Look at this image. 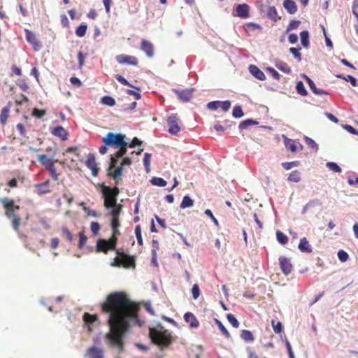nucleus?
I'll return each mask as SVG.
<instances>
[{"mask_svg": "<svg viewBox=\"0 0 358 358\" xmlns=\"http://www.w3.org/2000/svg\"><path fill=\"white\" fill-rule=\"evenodd\" d=\"M140 307L131 301L124 292H113L108 295L101 305V310L109 314V332L106 334L109 343L120 352L124 350V337L131 327V322L138 317Z\"/></svg>", "mask_w": 358, "mask_h": 358, "instance_id": "obj_1", "label": "nucleus"}, {"mask_svg": "<svg viewBox=\"0 0 358 358\" xmlns=\"http://www.w3.org/2000/svg\"><path fill=\"white\" fill-rule=\"evenodd\" d=\"M125 138L126 136L124 134L108 132L106 136L102 138V141L103 144H106V145L113 146L118 148L119 150L114 155L116 158H120L123 157L127 152L128 143L126 142Z\"/></svg>", "mask_w": 358, "mask_h": 358, "instance_id": "obj_2", "label": "nucleus"}, {"mask_svg": "<svg viewBox=\"0 0 358 358\" xmlns=\"http://www.w3.org/2000/svg\"><path fill=\"white\" fill-rule=\"evenodd\" d=\"M0 203L3 205L6 217L12 220L13 228L17 231L20 225L21 219L16 213V211L20 210V206L15 205L13 199L8 197L0 198Z\"/></svg>", "mask_w": 358, "mask_h": 358, "instance_id": "obj_3", "label": "nucleus"}, {"mask_svg": "<svg viewBox=\"0 0 358 358\" xmlns=\"http://www.w3.org/2000/svg\"><path fill=\"white\" fill-rule=\"evenodd\" d=\"M100 187L101 189L102 197L104 200L103 205L105 208L107 209L111 208L112 210L115 209L117 207H120V209H122V206L117 203V196L120 194L119 188L116 186L110 187L105 185L104 184H101Z\"/></svg>", "mask_w": 358, "mask_h": 358, "instance_id": "obj_4", "label": "nucleus"}, {"mask_svg": "<svg viewBox=\"0 0 358 358\" xmlns=\"http://www.w3.org/2000/svg\"><path fill=\"white\" fill-rule=\"evenodd\" d=\"M149 335L152 341L160 347H167L172 341L171 334L167 330L159 331L152 328L150 329Z\"/></svg>", "mask_w": 358, "mask_h": 358, "instance_id": "obj_5", "label": "nucleus"}, {"mask_svg": "<svg viewBox=\"0 0 358 358\" xmlns=\"http://www.w3.org/2000/svg\"><path fill=\"white\" fill-rule=\"evenodd\" d=\"M118 257L114 259L113 262L111 264L113 266H122L124 268H129L135 267L134 257L129 256L124 252H120V250H117Z\"/></svg>", "mask_w": 358, "mask_h": 358, "instance_id": "obj_6", "label": "nucleus"}, {"mask_svg": "<svg viewBox=\"0 0 358 358\" xmlns=\"http://www.w3.org/2000/svg\"><path fill=\"white\" fill-rule=\"evenodd\" d=\"M117 238L113 236L108 240L99 239L96 243V250L106 253L109 250H114L116 246Z\"/></svg>", "mask_w": 358, "mask_h": 358, "instance_id": "obj_7", "label": "nucleus"}, {"mask_svg": "<svg viewBox=\"0 0 358 358\" xmlns=\"http://www.w3.org/2000/svg\"><path fill=\"white\" fill-rule=\"evenodd\" d=\"M122 209L120 207H117L115 209H112L109 213V215L111 216V227L113 229V236L116 237L117 235L120 234V231L118 230V227H120V221L119 217L121 213Z\"/></svg>", "mask_w": 358, "mask_h": 358, "instance_id": "obj_8", "label": "nucleus"}, {"mask_svg": "<svg viewBox=\"0 0 358 358\" xmlns=\"http://www.w3.org/2000/svg\"><path fill=\"white\" fill-rule=\"evenodd\" d=\"M180 121L176 114H173L168 117L167 124L169 126V132L172 135H176L180 131Z\"/></svg>", "mask_w": 358, "mask_h": 358, "instance_id": "obj_9", "label": "nucleus"}, {"mask_svg": "<svg viewBox=\"0 0 358 358\" xmlns=\"http://www.w3.org/2000/svg\"><path fill=\"white\" fill-rule=\"evenodd\" d=\"M26 39L28 43H29L34 49V51H38L41 49L42 45L41 42L38 40L34 32L29 29H24Z\"/></svg>", "mask_w": 358, "mask_h": 358, "instance_id": "obj_10", "label": "nucleus"}, {"mask_svg": "<svg viewBox=\"0 0 358 358\" xmlns=\"http://www.w3.org/2000/svg\"><path fill=\"white\" fill-rule=\"evenodd\" d=\"M83 320L85 326L87 327L89 331H92L93 328L99 324L98 317L96 315H91L88 313H84Z\"/></svg>", "mask_w": 358, "mask_h": 358, "instance_id": "obj_11", "label": "nucleus"}, {"mask_svg": "<svg viewBox=\"0 0 358 358\" xmlns=\"http://www.w3.org/2000/svg\"><path fill=\"white\" fill-rule=\"evenodd\" d=\"M279 264L282 272L286 275H289L293 269L290 259L286 257L281 256L279 257Z\"/></svg>", "mask_w": 358, "mask_h": 358, "instance_id": "obj_12", "label": "nucleus"}, {"mask_svg": "<svg viewBox=\"0 0 358 358\" xmlns=\"http://www.w3.org/2000/svg\"><path fill=\"white\" fill-rule=\"evenodd\" d=\"M115 59L120 64H127L129 65L137 66L138 63L137 58L131 55H119L116 56Z\"/></svg>", "mask_w": 358, "mask_h": 358, "instance_id": "obj_13", "label": "nucleus"}, {"mask_svg": "<svg viewBox=\"0 0 358 358\" xmlns=\"http://www.w3.org/2000/svg\"><path fill=\"white\" fill-rule=\"evenodd\" d=\"M86 166L91 169L93 176H96L99 169L96 163L95 156L93 154H89L86 161Z\"/></svg>", "mask_w": 358, "mask_h": 358, "instance_id": "obj_14", "label": "nucleus"}, {"mask_svg": "<svg viewBox=\"0 0 358 358\" xmlns=\"http://www.w3.org/2000/svg\"><path fill=\"white\" fill-rule=\"evenodd\" d=\"M236 13L234 16H238L241 18H247L249 17V6L246 3L238 4L235 10Z\"/></svg>", "mask_w": 358, "mask_h": 358, "instance_id": "obj_15", "label": "nucleus"}, {"mask_svg": "<svg viewBox=\"0 0 358 358\" xmlns=\"http://www.w3.org/2000/svg\"><path fill=\"white\" fill-rule=\"evenodd\" d=\"M51 134L55 136L59 137L62 141H65L68 139L69 132L62 126L54 127Z\"/></svg>", "mask_w": 358, "mask_h": 358, "instance_id": "obj_16", "label": "nucleus"}, {"mask_svg": "<svg viewBox=\"0 0 358 358\" xmlns=\"http://www.w3.org/2000/svg\"><path fill=\"white\" fill-rule=\"evenodd\" d=\"M85 356L89 358H103V351L101 348L92 346L87 350Z\"/></svg>", "mask_w": 358, "mask_h": 358, "instance_id": "obj_17", "label": "nucleus"}, {"mask_svg": "<svg viewBox=\"0 0 358 358\" xmlns=\"http://www.w3.org/2000/svg\"><path fill=\"white\" fill-rule=\"evenodd\" d=\"M140 48L143 52H145V53L146 54V55L148 57H153L154 47H153L152 43L150 41L145 40V39L142 40V41L141 43Z\"/></svg>", "mask_w": 358, "mask_h": 358, "instance_id": "obj_18", "label": "nucleus"}, {"mask_svg": "<svg viewBox=\"0 0 358 358\" xmlns=\"http://www.w3.org/2000/svg\"><path fill=\"white\" fill-rule=\"evenodd\" d=\"M36 192L38 195H43L51 192L50 188V180L35 185Z\"/></svg>", "mask_w": 358, "mask_h": 358, "instance_id": "obj_19", "label": "nucleus"}, {"mask_svg": "<svg viewBox=\"0 0 358 358\" xmlns=\"http://www.w3.org/2000/svg\"><path fill=\"white\" fill-rule=\"evenodd\" d=\"M178 98L182 102H188L192 97L193 90H174Z\"/></svg>", "mask_w": 358, "mask_h": 358, "instance_id": "obj_20", "label": "nucleus"}, {"mask_svg": "<svg viewBox=\"0 0 358 358\" xmlns=\"http://www.w3.org/2000/svg\"><path fill=\"white\" fill-rule=\"evenodd\" d=\"M185 321L189 324L191 328H197L199 326V322L190 312H187L184 315Z\"/></svg>", "mask_w": 358, "mask_h": 358, "instance_id": "obj_21", "label": "nucleus"}, {"mask_svg": "<svg viewBox=\"0 0 358 358\" xmlns=\"http://www.w3.org/2000/svg\"><path fill=\"white\" fill-rule=\"evenodd\" d=\"M250 73L257 79L259 80H265L266 76L264 72L260 70L257 66L251 64L249 66Z\"/></svg>", "mask_w": 358, "mask_h": 358, "instance_id": "obj_22", "label": "nucleus"}, {"mask_svg": "<svg viewBox=\"0 0 358 358\" xmlns=\"http://www.w3.org/2000/svg\"><path fill=\"white\" fill-rule=\"evenodd\" d=\"M305 80H306L307 83L308 84V86L310 87V90L313 91V92L317 95H327L328 94L327 92L324 91L323 90H320L317 88L314 82L307 76H303Z\"/></svg>", "mask_w": 358, "mask_h": 358, "instance_id": "obj_23", "label": "nucleus"}, {"mask_svg": "<svg viewBox=\"0 0 358 358\" xmlns=\"http://www.w3.org/2000/svg\"><path fill=\"white\" fill-rule=\"evenodd\" d=\"M11 106H12V103L10 101L7 103V105L6 106H4L2 108L1 111L0 122L3 125L6 124L7 122V120L9 117V113H10Z\"/></svg>", "mask_w": 358, "mask_h": 358, "instance_id": "obj_24", "label": "nucleus"}, {"mask_svg": "<svg viewBox=\"0 0 358 358\" xmlns=\"http://www.w3.org/2000/svg\"><path fill=\"white\" fill-rule=\"evenodd\" d=\"M283 6L289 14H294L297 11V6L293 0H284Z\"/></svg>", "mask_w": 358, "mask_h": 358, "instance_id": "obj_25", "label": "nucleus"}, {"mask_svg": "<svg viewBox=\"0 0 358 358\" xmlns=\"http://www.w3.org/2000/svg\"><path fill=\"white\" fill-rule=\"evenodd\" d=\"M299 249L302 252L310 253L312 252L311 245L306 238H303L300 240Z\"/></svg>", "mask_w": 358, "mask_h": 358, "instance_id": "obj_26", "label": "nucleus"}, {"mask_svg": "<svg viewBox=\"0 0 358 358\" xmlns=\"http://www.w3.org/2000/svg\"><path fill=\"white\" fill-rule=\"evenodd\" d=\"M38 159V161L42 164V165L45 166V169H47V167H49V166H50L52 164L59 162L58 159L52 160L48 158V156L45 155H39Z\"/></svg>", "mask_w": 358, "mask_h": 358, "instance_id": "obj_27", "label": "nucleus"}, {"mask_svg": "<svg viewBox=\"0 0 358 358\" xmlns=\"http://www.w3.org/2000/svg\"><path fill=\"white\" fill-rule=\"evenodd\" d=\"M285 145L287 149L289 150L292 152H295L297 150L296 141L292 139L288 138L287 137L283 136Z\"/></svg>", "mask_w": 358, "mask_h": 358, "instance_id": "obj_28", "label": "nucleus"}, {"mask_svg": "<svg viewBox=\"0 0 358 358\" xmlns=\"http://www.w3.org/2000/svg\"><path fill=\"white\" fill-rule=\"evenodd\" d=\"M301 43L304 48L309 47V33L308 31H303L300 33Z\"/></svg>", "mask_w": 358, "mask_h": 358, "instance_id": "obj_29", "label": "nucleus"}, {"mask_svg": "<svg viewBox=\"0 0 358 358\" xmlns=\"http://www.w3.org/2000/svg\"><path fill=\"white\" fill-rule=\"evenodd\" d=\"M241 338L246 342H252L255 340L252 333L246 329L241 331Z\"/></svg>", "mask_w": 358, "mask_h": 358, "instance_id": "obj_30", "label": "nucleus"}, {"mask_svg": "<svg viewBox=\"0 0 358 358\" xmlns=\"http://www.w3.org/2000/svg\"><path fill=\"white\" fill-rule=\"evenodd\" d=\"M301 173L299 171L295 170L290 173L287 178V180L289 182H298L301 180Z\"/></svg>", "mask_w": 358, "mask_h": 358, "instance_id": "obj_31", "label": "nucleus"}, {"mask_svg": "<svg viewBox=\"0 0 358 358\" xmlns=\"http://www.w3.org/2000/svg\"><path fill=\"white\" fill-rule=\"evenodd\" d=\"M194 204L193 200L189 196H185L182 200L180 208H186L192 207Z\"/></svg>", "mask_w": 358, "mask_h": 358, "instance_id": "obj_32", "label": "nucleus"}, {"mask_svg": "<svg viewBox=\"0 0 358 358\" xmlns=\"http://www.w3.org/2000/svg\"><path fill=\"white\" fill-rule=\"evenodd\" d=\"M122 175V166L117 167L113 172H111L110 171L108 173V176L110 178H113V179H117L118 178H120Z\"/></svg>", "mask_w": 358, "mask_h": 358, "instance_id": "obj_33", "label": "nucleus"}, {"mask_svg": "<svg viewBox=\"0 0 358 358\" xmlns=\"http://www.w3.org/2000/svg\"><path fill=\"white\" fill-rule=\"evenodd\" d=\"M276 238L282 245H285L288 242V237L280 231H277Z\"/></svg>", "mask_w": 358, "mask_h": 358, "instance_id": "obj_34", "label": "nucleus"}, {"mask_svg": "<svg viewBox=\"0 0 358 358\" xmlns=\"http://www.w3.org/2000/svg\"><path fill=\"white\" fill-rule=\"evenodd\" d=\"M276 67L281 71L289 73H291V68L289 66V65L283 62H280L276 64Z\"/></svg>", "mask_w": 358, "mask_h": 358, "instance_id": "obj_35", "label": "nucleus"}, {"mask_svg": "<svg viewBox=\"0 0 358 358\" xmlns=\"http://www.w3.org/2000/svg\"><path fill=\"white\" fill-rule=\"evenodd\" d=\"M87 26L85 24H81L76 29V34L78 37H83L86 34Z\"/></svg>", "mask_w": 358, "mask_h": 358, "instance_id": "obj_36", "label": "nucleus"}, {"mask_svg": "<svg viewBox=\"0 0 358 358\" xmlns=\"http://www.w3.org/2000/svg\"><path fill=\"white\" fill-rule=\"evenodd\" d=\"M151 183L153 185L158 186V187H164L166 185V181L162 178H152L150 180Z\"/></svg>", "mask_w": 358, "mask_h": 358, "instance_id": "obj_37", "label": "nucleus"}, {"mask_svg": "<svg viewBox=\"0 0 358 358\" xmlns=\"http://www.w3.org/2000/svg\"><path fill=\"white\" fill-rule=\"evenodd\" d=\"M46 170L49 171L53 180H57L59 179V173H57L55 164H52L49 167H47Z\"/></svg>", "mask_w": 358, "mask_h": 358, "instance_id": "obj_38", "label": "nucleus"}, {"mask_svg": "<svg viewBox=\"0 0 358 358\" xmlns=\"http://www.w3.org/2000/svg\"><path fill=\"white\" fill-rule=\"evenodd\" d=\"M296 90L297 93L301 96H304L308 94V92L304 87V85L301 81H299L296 83Z\"/></svg>", "mask_w": 358, "mask_h": 358, "instance_id": "obj_39", "label": "nucleus"}, {"mask_svg": "<svg viewBox=\"0 0 358 358\" xmlns=\"http://www.w3.org/2000/svg\"><path fill=\"white\" fill-rule=\"evenodd\" d=\"M257 124V121L251 120V119H248V120H245L241 122L238 125V128L241 130H242V129H245L248 126L255 125Z\"/></svg>", "mask_w": 358, "mask_h": 358, "instance_id": "obj_40", "label": "nucleus"}, {"mask_svg": "<svg viewBox=\"0 0 358 358\" xmlns=\"http://www.w3.org/2000/svg\"><path fill=\"white\" fill-rule=\"evenodd\" d=\"M215 323L217 324L219 329L221 331L222 334L227 338H230V334L227 331V329L225 328V327L223 325V324L217 319L215 320Z\"/></svg>", "mask_w": 358, "mask_h": 358, "instance_id": "obj_41", "label": "nucleus"}, {"mask_svg": "<svg viewBox=\"0 0 358 358\" xmlns=\"http://www.w3.org/2000/svg\"><path fill=\"white\" fill-rule=\"evenodd\" d=\"M101 103L104 105L113 106L115 105V100L109 96H105L101 98Z\"/></svg>", "mask_w": 358, "mask_h": 358, "instance_id": "obj_42", "label": "nucleus"}, {"mask_svg": "<svg viewBox=\"0 0 358 358\" xmlns=\"http://www.w3.org/2000/svg\"><path fill=\"white\" fill-rule=\"evenodd\" d=\"M271 325L273 327V331L275 333L280 334L282 331L283 327L280 322H275V321L274 320H272Z\"/></svg>", "mask_w": 358, "mask_h": 358, "instance_id": "obj_43", "label": "nucleus"}, {"mask_svg": "<svg viewBox=\"0 0 358 358\" xmlns=\"http://www.w3.org/2000/svg\"><path fill=\"white\" fill-rule=\"evenodd\" d=\"M337 77L339 78H342V79L345 80V81L350 82L353 87H356L357 85V82L356 78L352 76L348 75L346 76H344L342 75H338Z\"/></svg>", "mask_w": 358, "mask_h": 358, "instance_id": "obj_44", "label": "nucleus"}, {"mask_svg": "<svg viewBox=\"0 0 358 358\" xmlns=\"http://www.w3.org/2000/svg\"><path fill=\"white\" fill-rule=\"evenodd\" d=\"M232 115L236 118H240L243 116L244 113L242 108L240 106H234L232 112Z\"/></svg>", "mask_w": 358, "mask_h": 358, "instance_id": "obj_45", "label": "nucleus"}, {"mask_svg": "<svg viewBox=\"0 0 358 358\" xmlns=\"http://www.w3.org/2000/svg\"><path fill=\"white\" fill-rule=\"evenodd\" d=\"M135 235L137 239L138 244L139 245H143V238L141 236V228L140 225H136L135 227Z\"/></svg>", "mask_w": 358, "mask_h": 358, "instance_id": "obj_46", "label": "nucleus"}, {"mask_svg": "<svg viewBox=\"0 0 358 358\" xmlns=\"http://www.w3.org/2000/svg\"><path fill=\"white\" fill-rule=\"evenodd\" d=\"M227 318L234 328H238L239 327V322L233 314H227Z\"/></svg>", "mask_w": 358, "mask_h": 358, "instance_id": "obj_47", "label": "nucleus"}, {"mask_svg": "<svg viewBox=\"0 0 358 358\" xmlns=\"http://www.w3.org/2000/svg\"><path fill=\"white\" fill-rule=\"evenodd\" d=\"M327 166L333 172L335 173H341V169L340 166L335 162H327Z\"/></svg>", "mask_w": 358, "mask_h": 358, "instance_id": "obj_48", "label": "nucleus"}, {"mask_svg": "<svg viewBox=\"0 0 358 358\" xmlns=\"http://www.w3.org/2000/svg\"><path fill=\"white\" fill-rule=\"evenodd\" d=\"M299 164L300 163L299 161H293V162H283L282 164V166L286 170H289L293 167L298 166L299 165Z\"/></svg>", "mask_w": 358, "mask_h": 358, "instance_id": "obj_49", "label": "nucleus"}, {"mask_svg": "<svg viewBox=\"0 0 358 358\" xmlns=\"http://www.w3.org/2000/svg\"><path fill=\"white\" fill-rule=\"evenodd\" d=\"M87 240V236L85 235L83 231H80L79 233V243H78V248H83L84 245L86 243V241Z\"/></svg>", "mask_w": 358, "mask_h": 358, "instance_id": "obj_50", "label": "nucleus"}, {"mask_svg": "<svg viewBox=\"0 0 358 358\" xmlns=\"http://www.w3.org/2000/svg\"><path fill=\"white\" fill-rule=\"evenodd\" d=\"M289 52L293 55L295 59L299 62L301 61V55L300 53V48H290Z\"/></svg>", "mask_w": 358, "mask_h": 358, "instance_id": "obj_51", "label": "nucleus"}, {"mask_svg": "<svg viewBox=\"0 0 358 358\" xmlns=\"http://www.w3.org/2000/svg\"><path fill=\"white\" fill-rule=\"evenodd\" d=\"M90 229L93 235L96 236L100 230V224L97 222H92L90 224Z\"/></svg>", "mask_w": 358, "mask_h": 358, "instance_id": "obj_52", "label": "nucleus"}, {"mask_svg": "<svg viewBox=\"0 0 358 358\" xmlns=\"http://www.w3.org/2000/svg\"><path fill=\"white\" fill-rule=\"evenodd\" d=\"M305 142L306 145L311 148H314L315 150H318V146L316 143L310 138L308 136H305L304 138Z\"/></svg>", "mask_w": 358, "mask_h": 358, "instance_id": "obj_53", "label": "nucleus"}, {"mask_svg": "<svg viewBox=\"0 0 358 358\" xmlns=\"http://www.w3.org/2000/svg\"><path fill=\"white\" fill-rule=\"evenodd\" d=\"M150 159H151V155L149 154V153H145L144 155V158H143V164H144V166L147 170V172L149 171V169H150Z\"/></svg>", "mask_w": 358, "mask_h": 358, "instance_id": "obj_54", "label": "nucleus"}, {"mask_svg": "<svg viewBox=\"0 0 358 358\" xmlns=\"http://www.w3.org/2000/svg\"><path fill=\"white\" fill-rule=\"evenodd\" d=\"M338 257L341 262H345L348 259L349 256L346 252L343 250H340L338 252Z\"/></svg>", "mask_w": 358, "mask_h": 358, "instance_id": "obj_55", "label": "nucleus"}, {"mask_svg": "<svg viewBox=\"0 0 358 358\" xmlns=\"http://www.w3.org/2000/svg\"><path fill=\"white\" fill-rule=\"evenodd\" d=\"M45 114H46L45 110H40L38 108H34V110L32 111V115L34 117H38V118L43 117Z\"/></svg>", "mask_w": 358, "mask_h": 358, "instance_id": "obj_56", "label": "nucleus"}, {"mask_svg": "<svg viewBox=\"0 0 358 358\" xmlns=\"http://www.w3.org/2000/svg\"><path fill=\"white\" fill-rule=\"evenodd\" d=\"M192 296L194 299H196L200 296V289L197 284H194L192 288Z\"/></svg>", "mask_w": 358, "mask_h": 358, "instance_id": "obj_57", "label": "nucleus"}, {"mask_svg": "<svg viewBox=\"0 0 358 358\" xmlns=\"http://www.w3.org/2000/svg\"><path fill=\"white\" fill-rule=\"evenodd\" d=\"M300 24L299 20H292L287 28V31L297 29Z\"/></svg>", "mask_w": 358, "mask_h": 358, "instance_id": "obj_58", "label": "nucleus"}, {"mask_svg": "<svg viewBox=\"0 0 358 358\" xmlns=\"http://www.w3.org/2000/svg\"><path fill=\"white\" fill-rule=\"evenodd\" d=\"M230 107L231 102L229 101H220L219 108H221L223 111H228Z\"/></svg>", "mask_w": 358, "mask_h": 358, "instance_id": "obj_59", "label": "nucleus"}, {"mask_svg": "<svg viewBox=\"0 0 358 358\" xmlns=\"http://www.w3.org/2000/svg\"><path fill=\"white\" fill-rule=\"evenodd\" d=\"M115 78L117 81H119L121 84L124 85H127L131 87H134L131 84H130L123 76L121 75H115Z\"/></svg>", "mask_w": 358, "mask_h": 358, "instance_id": "obj_60", "label": "nucleus"}, {"mask_svg": "<svg viewBox=\"0 0 358 358\" xmlns=\"http://www.w3.org/2000/svg\"><path fill=\"white\" fill-rule=\"evenodd\" d=\"M134 88L138 90V92H136V91H134L131 90H127L126 91L127 94L129 95L134 96L136 100H138L141 99V94L138 92L140 91V89L138 87H134Z\"/></svg>", "mask_w": 358, "mask_h": 358, "instance_id": "obj_61", "label": "nucleus"}, {"mask_svg": "<svg viewBox=\"0 0 358 358\" xmlns=\"http://www.w3.org/2000/svg\"><path fill=\"white\" fill-rule=\"evenodd\" d=\"M62 196H63V198H64L67 201L69 205H71L73 203V196L71 192H69L68 191L64 192L63 193Z\"/></svg>", "mask_w": 358, "mask_h": 358, "instance_id": "obj_62", "label": "nucleus"}, {"mask_svg": "<svg viewBox=\"0 0 358 358\" xmlns=\"http://www.w3.org/2000/svg\"><path fill=\"white\" fill-rule=\"evenodd\" d=\"M268 16L274 20H276L277 11L275 7H270L268 10Z\"/></svg>", "mask_w": 358, "mask_h": 358, "instance_id": "obj_63", "label": "nucleus"}, {"mask_svg": "<svg viewBox=\"0 0 358 358\" xmlns=\"http://www.w3.org/2000/svg\"><path fill=\"white\" fill-rule=\"evenodd\" d=\"M62 233L66 236V238L69 242H71L73 240V235L71 232L68 229L67 227H64L62 229Z\"/></svg>", "mask_w": 358, "mask_h": 358, "instance_id": "obj_64", "label": "nucleus"}]
</instances>
